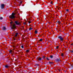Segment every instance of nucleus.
Listing matches in <instances>:
<instances>
[{
  "label": "nucleus",
  "instance_id": "c756f323",
  "mask_svg": "<svg viewBox=\"0 0 73 73\" xmlns=\"http://www.w3.org/2000/svg\"><path fill=\"white\" fill-rule=\"evenodd\" d=\"M50 63V64H52V63Z\"/></svg>",
  "mask_w": 73,
  "mask_h": 73
},
{
  "label": "nucleus",
  "instance_id": "2f4dec72",
  "mask_svg": "<svg viewBox=\"0 0 73 73\" xmlns=\"http://www.w3.org/2000/svg\"><path fill=\"white\" fill-rule=\"evenodd\" d=\"M10 21H11V20H10Z\"/></svg>",
  "mask_w": 73,
  "mask_h": 73
},
{
  "label": "nucleus",
  "instance_id": "4be33fe9",
  "mask_svg": "<svg viewBox=\"0 0 73 73\" xmlns=\"http://www.w3.org/2000/svg\"><path fill=\"white\" fill-rule=\"evenodd\" d=\"M9 52L10 53H12V50H10Z\"/></svg>",
  "mask_w": 73,
  "mask_h": 73
},
{
  "label": "nucleus",
  "instance_id": "1a4fd4ad",
  "mask_svg": "<svg viewBox=\"0 0 73 73\" xmlns=\"http://www.w3.org/2000/svg\"><path fill=\"white\" fill-rule=\"evenodd\" d=\"M62 38V36H59L58 37V38H60V39Z\"/></svg>",
  "mask_w": 73,
  "mask_h": 73
},
{
  "label": "nucleus",
  "instance_id": "a211bd4d",
  "mask_svg": "<svg viewBox=\"0 0 73 73\" xmlns=\"http://www.w3.org/2000/svg\"><path fill=\"white\" fill-rule=\"evenodd\" d=\"M46 58L47 60H49V58Z\"/></svg>",
  "mask_w": 73,
  "mask_h": 73
},
{
  "label": "nucleus",
  "instance_id": "20e7f679",
  "mask_svg": "<svg viewBox=\"0 0 73 73\" xmlns=\"http://www.w3.org/2000/svg\"><path fill=\"white\" fill-rule=\"evenodd\" d=\"M4 4H2L1 5V8H2V9H3V8H4Z\"/></svg>",
  "mask_w": 73,
  "mask_h": 73
},
{
  "label": "nucleus",
  "instance_id": "9b49d317",
  "mask_svg": "<svg viewBox=\"0 0 73 73\" xmlns=\"http://www.w3.org/2000/svg\"><path fill=\"white\" fill-rule=\"evenodd\" d=\"M35 34H37V31L36 30L35 31Z\"/></svg>",
  "mask_w": 73,
  "mask_h": 73
},
{
  "label": "nucleus",
  "instance_id": "ddd939ff",
  "mask_svg": "<svg viewBox=\"0 0 73 73\" xmlns=\"http://www.w3.org/2000/svg\"><path fill=\"white\" fill-rule=\"evenodd\" d=\"M57 22L58 23V24H60V23H61V22H60V21H58Z\"/></svg>",
  "mask_w": 73,
  "mask_h": 73
},
{
  "label": "nucleus",
  "instance_id": "f257e3e1",
  "mask_svg": "<svg viewBox=\"0 0 73 73\" xmlns=\"http://www.w3.org/2000/svg\"><path fill=\"white\" fill-rule=\"evenodd\" d=\"M16 15V13H12L11 15H10L9 17L10 18L12 19H13L15 18V15Z\"/></svg>",
  "mask_w": 73,
  "mask_h": 73
},
{
  "label": "nucleus",
  "instance_id": "2eb2a0df",
  "mask_svg": "<svg viewBox=\"0 0 73 73\" xmlns=\"http://www.w3.org/2000/svg\"><path fill=\"white\" fill-rule=\"evenodd\" d=\"M40 41H42V39H40Z\"/></svg>",
  "mask_w": 73,
  "mask_h": 73
},
{
  "label": "nucleus",
  "instance_id": "aec40b11",
  "mask_svg": "<svg viewBox=\"0 0 73 73\" xmlns=\"http://www.w3.org/2000/svg\"><path fill=\"white\" fill-rule=\"evenodd\" d=\"M21 47L22 48H24V46L23 45L21 46Z\"/></svg>",
  "mask_w": 73,
  "mask_h": 73
},
{
  "label": "nucleus",
  "instance_id": "cd10ccee",
  "mask_svg": "<svg viewBox=\"0 0 73 73\" xmlns=\"http://www.w3.org/2000/svg\"><path fill=\"white\" fill-rule=\"evenodd\" d=\"M20 3H22V2L21 1Z\"/></svg>",
  "mask_w": 73,
  "mask_h": 73
},
{
  "label": "nucleus",
  "instance_id": "c85d7f7f",
  "mask_svg": "<svg viewBox=\"0 0 73 73\" xmlns=\"http://www.w3.org/2000/svg\"><path fill=\"white\" fill-rule=\"evenodd\" d=\"M51 4H52V2H51Z\"/></svg>",
  "mask_w": 73,
  "mask_h": 73
},
{
  "label": "nucleus",
  "instance_id": "6e6552de",
  "mask_svg": "<svg viewBox=\"0 0 73 73\" xmlns=\"http://www.w3.org/2000/svg\"><path fill=\"white\" fill-rule=\"evenodd\" d=\"M29 50H26V53H28V52H29Z\"/></svg>",
  "mask_w": 73,
  "mask_h": 73
},
{
  "label": "nucleus",
  "instance_id": "4468645a",
  "mask_svg": "<svg viewBox=\"0 0 73 73\" xmlns=\"http://www.w3.org/2000/svg\"><path fill=\"white\" fill-rule=\"evenodd\" d=\"M32 27H31L29 29V30H32Z\"/></svg>",
  "mask_w": 73,
  "mask_h": 73
},
{
  "label": "nucleus",
  "instance_id": "a878e982",
  "mask_svg": "<svg viewBox=\"0 0 73 73\" xmlns=\"http://www.w3.org/2000/svg\"><path fill=\"white\" fill-rule=\"evenodd\" d=\"M71 52H73V50L70 51Z\"/></svg>",
  "mask_w": 73,
  "mask_h": 73
},
{
  "label": "nucleus",
  "instance_id": "f03ea898",
  "mask_svg": "<svg viewBox=\"0 0 73 73\" xmlns=\"http://www.w3.org/2000/svg\"><path fill=\"white\" fill-rule=\"evenodd\" d=\"M15 23L17 25H20V23L19 22V21H15Z\"/></svg>",
  "mask_w": 73,
  "mask_h": 73
},
{
  "label": "nucleus",
  "instance_id": "0eeeda50",
  "mask_svg": "<svg viewBox=\"0 0 73 73\" xmlns=\"http://www.w3.org/2000/svg\"><path fill=\"white\" fill-rule=\"evenodd\" d=\"M38 59L40 61H41V58H38Z\"/></svg>",
  "mask_w": 73,
  "mask_h": 73
},
{
  "label": "nucleus",
  "instance_id": "423d86ee",
  "mask_svg": "<svg viewBox=\"0 0 73 73\" xmlns=\"http://www.w3.org/2000/svg\"><path fill=\"white\" fill-rule=\"evenodd\" d=\"M5 66L6 68H8V67H9L8 66L6 65Z\"/></svg>",
  "mask_w": 73,
  "mask_h": 73
},
{
  "label": "nucleus",
  "instance_id": "dca6fc26",
  "mask_svg": "<svg viewBox=\"0 0 73 73\" xmlns=\"http://www.w3.org/2000/svg\"><path fill=\"white\" fill-rule=\"evenodd\" d=\"M64 56V54L63 53H62L61 54V56Z\"/></svg>",
  "mask_w": 73,
  "mask_h": 73
},
{
  "label": "nucleus",
  "instance_id": "412c9836",
  "mask_svg": "<svg viewBox=\"0 0 73 73\" xmlns=\"http://www.w3.org/2000/svg\"><path fill=\"white\" fill-rule=\"evenodd\" d=\"M12 23H13V22H10V24L11 25H12Z\"/></svg>",
  "mask_w": 73,
  "mask_h": 73
},
{
  "label": "nucleus",
  "instance_id": "b1692460",
  "mask_svg": "<svg viewBox=\"0 0 73 73\" xmlns=\"http://www.w3.org/2000/svg\"><path fill=\"white\" fill-rule=\"evenodd\" d=\"M59 47L58 46H57L56 47V49H58Z\"/></svg>",
  "mask_w": 73,
  "mask_h": 73
},
{
  "label": "nucleus",
  "instance_id": "7ed1b4c3",
  "mask_svg": "<svg viewBox=\"0 0 73 73\" xmlns=\"http://www.w3.org/2000/svg\"><path fill=\"white\" fill-rule=\"evenodd\" d=\"M12 29H15L16 28V25H13L12 26Z\"/></svg>",
  "mask_w": 73,
  "mask_h": 73
},
{
  "label": "nucleus",
  "instance_id": "5701e85b",
  "mask_svg": "<svg viewBox=\"0 0 73 73\" xmlns=\"http://www.w3.org/2000/svg\"><path fill=\"white\" fill-rule=\"evenodd\" d=\"M52 57H53V56H50V58H52Z\"/></svg>",
  "mask_w": 73,
  "mask_h": 73
},
{
  "label": "nucleus",
  "instance_id": "39448f33",
  "mask_svg": "<svg viewBox=\"0 0 73 73\" xmlns=\"http://www.w3.org/2000/svg\"><path fill=\"white\" fill-rule=\"evenodd\" d=\"M60 41H62V40H64V38H63L62 37V38H60Z\"/></svg>",
  "mask_w": 73,
  "mask_h": 73
},
{
  "label": "nucleus",
  "instance_id": "6ab92c4d",
  "mask_svg": "<svg viewBox=\"0 0 73 73\" xmlns=\"http://www.w3.org/2000/svg\"><path fill=\"white\" fill-rule=\"evenodd\" d=\"M0 20H2V19H3V17H0Z\"/></svg>",
  "mask_w": 73,
  "mask_h": 73
},
{
  "label": "nucleus",
  "instance_id": "9d476101",
  "mask_svg": "<svg viewBox=\"0 0 73 73\" xmlns=\"http://www.w3.org/2000/svg\"><path fill=\"white\" fill-rule=\"evenodd\" d=\"M5 29H6V28L5 27H3V30H5Z\"/></svg>",
  "mask_w": 73,
  "mask_h": 73
},
{
  "label": "nucleus",
  "instance_id": "393cba45",
  "mask_svg": "<svg viewBox=\"0 0 73 73\" xmlns=\"http://www.w3.org/2000/svg\"><path fill=\"white\" fill-rule=\"evenodd\" d=\"M66 11H69V9H67V10H66Z\"/></svg>",
  "mask_w": 73,
  "mask_h": 73
},
{
  "label": "nucleus",
  "instance_id": "f3484780",
  "mask_svg": "<svg viewBox=\"0 0 73 73\" xmlns=\"http://www.w3.org/2000/svg\"><path fill=\"white\" fill-rule=\"evenodd\" d=\"M28 22L29 24H30V23H31V21H28Z\"/></svg>",
  "mask_w": 73,
  "mask_h": 73
},
{
  "label": "nucleus",
  "instance_id": "bb28decb",
  "mask_svg": "<svg viewBox=\"0 0 73 73\" xmlns=\"http://www.w3.org/2000/svg\"><path fill=\"white\" fill-rule=\"evenodd\" d=\"M43 58H45V56H43Z\"/></svg>",
  "mask_w": 73,
  "mask_h": 73
},
{
  "label": "nucleus",
  "instance_id": "7c9ffc66",
  "mask_svg": "<svg viewBox=\"0 0 73 73\" xmlns=\"http://www.w3.org/2000/svg\"><path fill=\"white\" fill-rule=\"evenodd\" d=\"M71 45H72V44H71Z\"/></svg>",
  "mask_w": 73,
  "mask_h": 73
},
{
  "label": "nucleus",
  "instance_id": "f8f14e48",
  "mask_svg": "<svg viewBox=\"0 0 73 73\" xmlns=\"http://www.w3.org/2000/svg\"><path fill=\"white\" fill-rule=\"evenodd\" d=\"M17 35H18V33H16L15 35V37H17Z\"/></svg>",
  "mask_w": 73,
  "mask_h": 73
}]
</instances>
